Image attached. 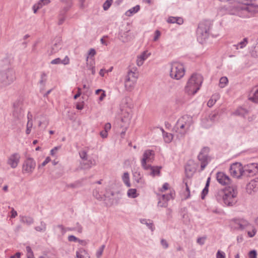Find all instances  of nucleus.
<instances>
[{
	"instance_id": "nucleus-1",
	"label": "nucleus",
	"mask_w": 258,
	"mask_h": 258,
	"mask_svg": "<svg viewBox=\"0 0 258 258\" xmlns=\"http://www.w3.org/2000/svg\"><path fill=\"white\" fill-rule=\"evenodd\" d=\"M237 186L232 185L225 189L217 191L215 194L216 199L218 203L227 206H233L237 202Z\"/></svg>"
},
{
	"instance_id": "nucleus-2",
	"label": "nucleus",
	"mask_w": 258,
	"mask_h": 258,
	"mask_svg": "<svg viewBox=\"0 0 258 258\" xmlns=\"http://www.w3.org/2000/svg\"><path fill=\"white\" fill-rule=\"evenodd\" d=\"M258 13V5L249 3H243V5H238L232 7L230 10V14L237 16L242 18H249L252 17Z\"/></svg>"
},
{
	"instance_id": "nucleus-3",
	"label": "nucleus",
	"mask_w": 258,
	"mask_h": 258,
	"mask_svg": "<svg viewBox=\"0 0 258 258\" xmlns=\"http://www.w3.org/2000/svg\"><path fill=\"white\" fill-rule=\"evenodd\" d=\"M193 123L192 117L185 114L178 119L172 131L177 133L178 136L183 137L189 131Z\"/></svg>"
},
{
	"instance_id": "nucleus-4",
	"label": "nucleus",
	"mask_w": 258,
	"mask_h": 258,
	"mask_svg": "<svg viewBox=\"0 0 258 258\" xmlns=\"http://www.w3.org/2000/svg\"><path fill=\"white\" fill-rule=\"evenodd\" d=\"M203 78L200 74H194L188 79L185 91L188 95H194L200 90Z\"/></svg>"
},
{
	"instance_id": "nucleus-5",
	"label": "nucleus",
	"mask_w": 258,
	"mask_h": 258,
	"mask_svg": "<svg viewBox=\"0 0 258 258\" xmlns=\"http://www.w3.org/2000/svg\"><path fill=\"white\" fill-rule=\"evenodd\" d=\"M16 79L15 72L11 67L0 71V87L11 85Z\"/></svg>"
},
{
	"instance_id": "nucleus-6",
	"label": "nucleus",
	"mask_w": 258,
	"mask_h": 258,
	"mask_svg": "<svg viewBox=\"0 0 258 258\" xmlns=\"http://www.w3.org/2000/svg\"><path fill=\"white\" fill-rule=\"evenodd\" d=\"M212 26L211 22L209 21H205L200 23L197 30L198 40L203 43L210 35V31Z\"/></svg>"
},
{
	"instance_id": "nucleus-7",
	"label": "nucleus",
	"mask_w": 258,
	"mask_h": 258,
	"mask_svg": "<svg viewBox=\"0 0 258 258\" xmlns=\"http://www.w3.org/2000/svg\"><path fill=\"white\" fill-rule=\"evenodd\" d=\"M169 65V75L171 78L178 80L184 76L185 68L182 63L178 61H173L170 63Z\"/></svg>"
},
{
	"instance_id": "nucleus-8",
	"label": "nucleus",
	"mask_w": 258,
	"mask_h": 258,
	"mask_svg": "<svg viewBox=\"0 0 258 258\" xmlns=\"http://www.w3.org/2000/svg\"><path fill=\"white\" fill-rule=\"evenodd\" d=\"M210 149L209 147H205L202 148L198 156V159L201 162V170H204L211 160L209 156Z\"/></svg>"
},
{
	"instance_id": "nucleus-9",
	"label": "nucleus",
	"mask_w": 258,
	"mask_h": 258,
	"mask_svg": "<svg viewBox=\"0 0 258 258\" xmlns=\"http://www.w3.org/2000/svg\"><path fill=\"white\" fill-rule=\"evenodd\" d=\"M258 172V165L257 163L248 164L243 167L242 173L240 175H242V177H247L253 176Z\"/></svg>"
},
{
	"instance_id": "nucleus-10",
	"label": "nucleus",
	"mask_w": 258,
	"mask_h": 258,
	"mask_svg": "<svg viewBox=\"0 0 258 258\" xmlns=\"http://www.w3.org/2000/svg\"><path fill=\"white\" fill-rule=\"evenodd\" d=\"M243 167L242 164L238 162L233 163L230 166L229 172L230 174L234 177L240 178L242 177V175H240L242 172Z\"/></svg>"
},
{
	"instance_id": "nucleus-11",
	"label": "nucleus",
	"mask_w": 258,
	"mask_h": 258,
	"mask_svg": "<svg viewBox=\"0 0 258 258\" xmlns=\"http://www.w3.org/2000/svg\"><path fill=\"white\" fill-rule=\"evenodd\" d=\"M36 166L35 161L32 158H27L24 162L22 167L23 173H31L35 169Z\"/></svg>"
},
{
	"instance_id": "nucleus-12",
	"label": "nucleus",
	"mask_w": 258,
	"mask_h": 258,
	"mask_svg": "<svg viewBox=\"0 0 258 258\" xmlns=\"http://www.w3.org/2000/svg\"><path fill=\"white\" fill-rule=\"evenodd\" d=\"M13 117L17 120L20 119L23 116L22 102L20 100L16 101L13 104Z\"/></svg>"
},
{
	"instance_id": "nucleus-13",
	"label": "nucleus",
	"mask_w": 258,
	"mask_h": 258,
	"mask_svg": "<svg viewBox=\"0 0 258 258\" xmlns=\"http://www.w3.org/2000/svg\"><path fill=\"white\" fill-rule=\"evenodd\" d=\"M155 153L153 150H145L143 155V158L141 160V165L143 167L147 166V162H152L154 160Z\"/></svg>"
},
{
	"instance_id": "nucleus-14",
	"label": "nucleus",
	"mask_w": 258,
	"mask_h": 258,
	"mask_svg": "<svg viewBox=\"0 0 258 258\" xmlns=\"http://www.w3.org/2000/svg\"><path fill=\"white\" fill-rule=\"evenodd\" d=\"M134 38V35L127 28L120 29L118 33V39L123 43L131 41Z\"/></svg>"
},
{
	"instance_id": "nucleus-15",
	"label": "nucleus",
	"mask_w": 258,
	"mask_h": 258,
	"mask_svg": "<svg viewBox=\"0 0 258 258\" xmlns=\"http://www.w3.org/2000/svg\"><path fill=\"white\" fill-rule=\"evenodd\" d=\"M216 179L218 182L223 185H230L231 183L230 177L223 172L217 173Z\"/></svg>"
},
{
	"instance_id": "nucleus-16",
	"label": "nucleus",
	"mask_w": 258,
	"mask_h": 258,
	"mask_svg": "<svg viewBox=\"0 0 258 258\" xmlns=\"http://www.w3.org/2000/svg\"><path fill=\"white\" fill-rule=\"evenodd\" d=\"M20 156L18 153L12 154L8 158L7 163L12 168H15L20 161Z\"/></svg>"
},
{
	"instance_id": "nucleus-17",
	"label": "nucleus",
	"mask_w": 258,
	"mask_h": 258,
	"mask_svg": "<svg viewBox=\"0 0 258 258\" xmlns=\"http://www.w3.org/2000/svg\"><path fill=\"white\" fill-rule=\"evenodd\" d=\"M218 114L216 113L211 114L209 118L203 119L202 125L205 128H208L212 125L213 123L217 119Z\"/></svg>"
},
{
	"instance_id": "nucleus-18",
	"label": "nucleus",
	"mask_w": 258,
	"mask_h": 258,
	"mask_svg": "<svg viewBox=\"0 0 258 258\" xmlns=\"http://www.w3.org/2000/svg\"><path fill=\"white\" fill-rule=\"evenodd\" d=\"M258 188V178L251 180L247 185L246 190L247 193L251 194L255 192Z\"/></svg>"
},
{
	"instance_id": "nucleus-19",
	"label": "nucleus",
	"mask_w": 258,
	"mask_h": 258,
	"mask_svg": "<svg viewBox=\"0 0 258 258\" xmlns=\"http://www.w3.org/2000/svg\"><path fill=\"white\" fill-rule=\"evenodd\" d=\"M145 170H150V175L153 176L155 175H160V169L161 167L160 166H152L151 165H148L147 166L143 167Z\"/></svg>"
},
{
	"instance_id": "nucleus-20",
	"label": "nucleus",
	"mask_w": 258,
	"mask_h": 258,
	"mask_svg": "<svg viewBox=\"0 0 258 258\" xmlns=\"http://www.w3.org/2000/svg\"><path fill=\"white\" fill-rule=\"evenodd\" d=\"M248 100L255 103H258V88L252 89L248 95Z\"/></svg>"
},
{
	"instance_id": "nucleus-21",
	"label": "nucleus",
	"mask_w": 258,
	"mask_h": 258,
	"mask_svg": "<svg viewBox=\"0 0 258 258\" xmlns=\"http://www.w3.org/2000/svg\"><path fill=\"white\" fill-rule=\"evenodd\" d=\"M249 111L242 107H239L234 111L233 114L236 115L240 116L243 117H245L246 115L248 114Z\"/></svg>"
},
{
	"instance_id": "nucleus-22",
	"label": "nucleus",
	"mask_w": 258,
	"mask_h": 258,
	"mask_svg": "<svg viewBox=\"0 0 258 258\" xmlns=\"http://www.w3.org/2000/svg\"><path fill=\"white\" fill-rule=\"evenodd\" d=\"M136 82L133 80H130V79H126L124 81V86L127 91H132L135 85Z\"/></svg>"
},
{
	"instance_id": "nucleus-23",
	"label": "nucleus",
	"mask_w": 258,
	"mask_h": 258,
	"mask_svg": "<svg viewBox=\"0 0 258 258\" xmlns=\"http://www.w3.org/2000/svg\"><path fill=\"white\" fill-rule=\"evenodd\" d=\"M140 222L142 224L146 225L148 228L152 231L154 230L155 227L152 220L150 219H141L140 220Z\"/></svg>"
},
{
	"instance_id": "nucleus-24",
	"label": "nucleus",
	"mask_w": 258,
	"mask_h": 258,
	"mask_svg": "<svg viewBox=\"0 0 258 258\" xmlns=\"http://www.w3.org/2000/svg\"><path fill=\"white\" fill-rule=\"evenodd\" d=\"M140 9L139 5H136L135 7L132 8L125 12L126 16L128 17L132 16L133 14L137 13Z\"/></svg>"
},
{
	"instance_id": "nucleus-25",
	"label": "nucleus",
	"mask_w": 258,
	"mask_h": 258,
	"mask_svg": "<svg viewBox=\"0 0 258 258\" xmlns=\"http://www.w3.org/2000/svg\"><path fill=\"white\" fill-rule=\"evenodd\" d=\"M248 43V38H244L243 40L239 42L237 44L234 45L233 46L236 49H238L239 48H243L245 47Z\"/></svg>"
},
{
	"instance_id": "nucleus-26",
	"label": "nucleus",
	"mask_w": 258,
	"mask_h": 258,
	"mask_svg": "<svg viewBox=\"0 0 258 258\" xmlns=\"http://www.w3.org/2000/svg\"><path fill=\"white\" fill-rule=\"evenodd\" d=\"M138 77V74L132 71H130L127 76L125 77L126 79H130V80H133V81H137V79Z\"/></svg>"
},
{
	"instance_id": "nucleus-27",
	"label": "nucleus",
	"mask_w": 258,
	"mask_h": 258,
	"mask_svg": "<svg viewBox=\"0 0 258 258\" xmlns=\"http://www.w3.org/2000/svg\"><path fill=\"white\" fill-rule=\"evenodd\" d=\"M21 221L23 223L30 225L34 222V220L31 217L23 216L21 218Z\"/></svg>"
},
{
	"instance_id": "nucleus-28",
	"label": "nucleus",
	"mask_w": 258,
	"mask_h": 258,
	"mask_svg": "<svg viewBox=\"0 0 258 258\" xmlns=\"http://www.w3.org/2000/svg\"><path fill=\"white\" fill-rule=\"evenodd\" d=\"M34 229L37 231L44 232L46 230V224L44 221H41L40 226H36Z\"/></svg>"
},
{
	"instance_id": "nucleus-29",
	"label": "nucleus",
	"mask_w": 258,
	"mask_h": 258,
	"mask_svg": "<svg viewBox=\"0 0 258 258\" xmlns=\"http://www.w3.org/2000/svg\"><path fill=\"white\" fill-rule=\"evenodd\" d=\"M122 180L124 183L127 186L130 187L131 186L130 181V176L128 172H124L122 177Z\"/></svg>"
},
{
	"instance_id": "nucleus-30",
	"label": "nucleus",
	"mask_w": 258,
	"mask_h": 258,
	"mask_svg": "<svg viewBox=\"0 0 258 258\" xmlns=\"http://www.w3.org/2000/svg\"><path fill=\"white\" fill-rule=\"evenodd\" d=\"M163 137L166 143H170L173 139L172 135L170 133H168L165 131H163Z\"/></svg>"
},
{
	"instance_id": "nucleus-31",
	"label": "nucleus",
	"mask_w": 258,
	"mask_h": 258,
	"mask_svg": "<svg viewBox=\"0 0 258 258\" xmlns=\"http://www.w3.org/2000/svg\"><path fill=\"white\" fill-rule=\"evenodd\" d=\"M84 254H88V253L84 248H80L76 251V256L77 258H84Z\"/></svg>"
},
{
	"instance_id": "nucleus-32",
	"label": "nucleus",
	"mask_w": 258,
	"mask_h": 258,
	"mask_svg": "<svg viewBox=\"0 0 258 258\" xmlns=\"http://www.w3.org/2000/svg\"><path fill=\"white\" fill-rule=\"evenodd\" d=\"M127 196L129 198H135L138 197V195L137 194V190L135 188H130L127 191Z\"/></svg>"
},
{
	"instance_id": "nucleus-33",
	"label": "nucleus",
	"mask_w": 258,
	"mask_h": 258,
	"mask_svg": "<svg viewBox=\"0 0 258 258\" xmlns=\"http://www.w3.org/2000/svg\"><path fill=\"white\" fill-rule=\"evenodd\" d=\"M228 82V79L226 77H222L219 81V86L220 88H224Z\"/></svg>"
},
{
	"instance_id": "nucleus-34",
	"label": "nucleus",
	"mask_w": 258,
	"mask_h": 258,
	"mask_svg": "<svg viewBox=\"0 0 258 258\" xmlns=\"http://www.w3.org/2000/svg\"><path fill=\"white\" fill-rule=\"evenodd\" d=\"M122 103L124 104L125 107L128 108H131L132 104L131 103V99L128 97H124L122 100Z\"/></svg>"
},
{
	"instance_id": "nucleus-35",
	"label": "nucleus",
	"mask_w": 258,
	"mask_h": 258,
	"mask_svg": "<svg viewBox=\"0 0 258 258\" xmlns=\"http://www.w3.org/2000/svg\"><path fill=\"white\" fill-rule=\"evenodd\" d=\"M61 45L60 42H55L53 44L51 48V53L56 52L59 49L61 48Z\"/></svg>"
},
{
	"instance_id": "nucleus-36",
	"label": "nucleus",
	"mask_w": 258,
	"mask_h": 258,
	"mask_svg": "<svg viewBox=\"0 0 258 258\" xmlns=\"http://www.w3.org/2000/svg\"><path fill=\"white\" fill-rule=\"evenodd\" d=\"M28 122L27 124V128L26 131V133L27 135H29L31 131V128L32 127L33 123L32 121L31 118H30L29 115H28Z\"/></svg>"
},
{
	"instance_id": "nucleus-37",
	"label": "nucleus",
	"mask_w": 258,
	"mask_h": 258,
	"mask_svg": "<svg viewBox=\"0 0 258 258\" xmlns=\"http://www.w3.org/2000/svg\"><path fill=\"white\" fill-rule=\"evenodd\" d=\"M66 4H67V5L63 8V9L62 10V11H61V12L60 13V14H63L64 15H65V14L69 11V10L72 6L73 2H72V1H69V2L66 3Z\"/></svg>"
},
{
	"instance_id": "nucleus-38",
	"label": "nucleus",
	"mask_w": 258,
	"mask_h": 258,
	"mask_svg": "<svg viewBox=\"0 0 258 258\" xmlns=\"http://www.w3.org/2000/svg\"><path fill=\"white\" fill-rule=\"evenodd\" d=\"M95 165V161L94 160L92 159L87 160L86 162L84 163V168H90Z\"/></svg>"
},
{
	"instance_id": "nucleus-39",
	"label": "nucleus",
	"mask_w": 258,
	"mask_h": 258,
	"mask_svg": "<svg viewBox=\"0 0 258 258\" xmlns=\"http://www.w3.org/2000/svg\"><path fill=\"white\" fill-rule=\"evenodd\" d=\"M46 80V74L44 72L42 73L41 75V78L39 82L40 85L42 87H44Z\"/></svg>"
},
{
	"instance_id": "nucleus-40",
	"label": "nucleus",
	"mask_w": 258,
	"mask_h": 258,
	"mask_svg": "<svg viewBox=\"0 0 258 258\" xmlns=\"http://www.w3.org/2000/svg\"><path fill=\"white\" fill-rule=\"evenodd\" d=\"M50 0H39L37 3L35 4L39 9H41L43 6L46 5L50 3Z\"/></svg>"
},
{
	"instance_id": "nucleus-41",
	"label": "nucleus",
	"mask_w": 258,
	"mask_h": 258,
	"mask_svg": "<svg viewBox=\"0 0 258 258\" xmlns=\"http://www.w3.org/2000/svg\"><path fill=\"white\" fill-rule=\"evenodd\" d=\"M112 3V0H106L103 4V8L104 11H107L110 7Z\"/></svg>"
},
{
	"instance_id": "nucleus-42",
	"label": "nucleus",
	"mask_w": 258,
	"mask_h": 258,
	"mask_svg": "<svg viewBox=\"0 0 258 258\" xmlns=\"http://www.w3.org/2000/svg\"><path fill=\"white\" fill-rule=\"evenodd\" d=\"M174 195V193H172V192H170V194H167V195H163L162 196V200H165L166 202H168L171 199H173Z\"/></svg>"
},
{
	"instance_id": "nucleus-43",
	"label": "nucleus",
	"mask_w": 258,
	"mask_h": 258,
	"mask_svg": "<svg viewBox=\"0 0 258 258\" xmlns=\"http://www.w3.org/2000/svg\"><path fill=\"white\" fill-rule=\"evenodd\" d=\"M105 247V245H104V244L101 245L99 249L96 252V257H97V258H100L101 257V256L102 254V253L103 252V250L104 249Z\"/></svg>"
},
{
	"instance_id": "nucleus-44",
	"label": "nucleus",
	"mask_w": 258,
	"mask_h": 258,
	"mask_svg": "<svg viewBox=\"0 0 258 258\" xmlns=\"http://www.w3.org/2000/svg\"><path fill=\"white\" fill-rule=\"evenodd\" d=\"M66 20V16L63 14H60L59 15L58 25H62Z\"/></svg>"
},
{
	"instance_id": "nucleus-45",
	"label": "nucleus",
	"mask_w": 258,
	"mask_h": 258,
	"mask_svg": "<svg viewBox=\"0 0 258 258\" xmlns=\"http://www.w3.org/2000/svg\"><path fill=\"white\" fill-rule=\"evenodd\" d=\"M168 206V203L165 200H162V198L159 200L158 203V206L160 207H166Z\"/></svg>"
},
{
	"instance_id": "nucleus-46",
	"label": "nucleus",
	"mask_w": 258,
	"mask_h": 258,
	"mask_svg": "<svg viewBox=\"0 0 258 258\" xmlns=\"http://www.w3.org/2000/svg\"><path fill=\"white\" fill-rule=\"evenodd\" d=\"M209 186H205L202 192L201 198L204 199L205 196L208 194Z\"/></svg>"
},
{
	"instance_id": "nucleus-47",
	"label": "nucleus",
	"mask_w": 258,
	"mask_h": 258,
	"mask_svg": "<svg viewBox=\"0 0 258 258\" xmlns=\"http://www.w3.org/2000/svg\"><path fill=\"white\" fill-rule=\"evenodd\" d=\"M216 258H226L225 253L220 250H218L216 253Z\"/></svg>"
},
{
	"instance_id": "nucleus-48",
	"label": "nucleus",
	"mask_w": 258,
	"mask_h": 258,
	"mask_svg": "<svg viewBox=\"0 0 258 258\" xmlns=\"http://www.w3.org/2000/svg\"><path fill=\"white\" fill-rule=\"evenodd\" d=\"M183 182L185 184V190H186V191L187 192V196H186L185 199H188V198H189L190 197V190H189V187H188V186L187 185V182H185V180H183Z\"/></svg>"
},
{
	"instance_id": "nucleus-49",
	"label": "nucleus",
	"mask_w": 258,
	"mask_h": 258,
	"mask_svg": "<svg viewBox=\"0 0 258 258\" xmlns=\"http://www.w3.org/2000/svg\"><path fill=\"white\" fill-rule=\"evenodd\" d=\"M248 255L250 258H256L257 253L255 250H252L249 252Z\"/></svg>"
},
{
	"instance_id": "nucleus-50",
	"label": "nucleus",
	"mask_w": 258,
	"mask_h": 258,
	"mask_svg": "<svg viewBox=\"0 0 258 258\" xmlns=\"http://www.w3.org/2000/svg\"><path fill=\"white\" fill-rule=\"evenodd\" d=\"M161 244L164 249H167L169 246L168 242L164 239H162L161 240Z\"/></svg>"
},
{
	"instance_id": "nucleus-51",
	"label": "nucleus",
	"mask_w": 258,
	"mask_h": 258,
	"mask_svg": "<svg viewBox=\"0 0 258 258\" xmlns=\"http://www.w3.org/2000/svg\"><path fill=\"white\" fill-rule=\"evenodd\" d=\"M84 102L82 101L81 102H77L76 104V108L78 110H82L84 108Z\"/></svg>"
},
{
	"instance_id": "nucleus-52",
	"label": "nucleus",
	"mask_w": 258,
	"mask_h": 258,
	"mask_svg": "<svg viewBox=\"0 0 258 258\" xmlns=\"http://www.w3.org/2000/svg\"><path fill=\"white\" fill-rule=\"evenodd\" d=\"M78 239L79 238L73 235L68 236V240L70 242H78Z\"/></svg>"
},
{
	"instance_id": "nucleus-53",
	"label": "nucleus",
	"mask_w": 258,
	"mask_h": 258,
	"mask_svg": "<svg viewBox=\"0 0 258 258\" xmlns=\"http://www.w3.org/2000/svg\"><path fill=\"white\" fill-rule=\"evenodd\" d=\"M80 158L83 160H87V153L85 151H81L79 153Z\"/></svg>"
},
{
	"instance_id": "nucleus-54",
	"label": "nucleus",
	"mask_w": 258,
	"mask_h": 258,
	"mask_svg": "<svg viewBox=\"0 0 258 258\" xmlns=\"http://www.w3.org/2000/svg\"><path fill=\"white\" fill-rule=\"evenodd\" d=\"M60 148H61L60 146H56V147H55L54 148H53L50 151V154H51V155L54 156L56 154L57 151L58 150H59V149H60Z\"/></svg>"
},
{
	"instance_id": "nucleus-55",
	"label": "nucleus",
	"mask_w": 258,
	"mask_h": 258,
	"mask_svg": "<svg viewBox=\"0 0 258 258\" xmlns=\"http://www.w3.org/2000/svg\"><path fill=\"white\" fill-rule=\"evenodd\" d=\"M51 63L53 64H57L61 63V59L60 58H56L53 59L51 61Z\"/></svg>"
},
{
	"instance_id": "nucleus-56",
	"label": "nucleus",
	"mask_w": 258,
	"mask_h": 258,
	"mask_svg": "<svg viewBox=\"0 0 258 258\" xmlns=\"http://www.w3.org/2000/svg\"><path fill=\"white\" fill-rule=\"evenodd\" d=\"M160 35H161V33H160V31H159L158 30H156L155 32V36H154L153 40L154 41H157Z\"/></svg>"
},
{
	"instance_id": "nucleus-57",
	"label": "nucleus",
	"mask_w": 258,
	"mask_h": 258,
	"mask_svg": "<svg viewBox=\"0 0 258 258\" xmlns=\"http://www.w3.org/2000/svg\"><path fill=\"white\" fill-rule=\"evenodd\" d=\"M77 89H78V91H77V94L74 96V99L75 100L77 99L78 97H79L82 94L81 89L80 88L78 87L77 88Z\"/></svg>"
},
{
	"instance_id": "nucleus-58",
	"label": "nucleus",
	"mask_w": 258,
	"mask_h": 258,
	"mask_svg": "<svg viewBox=\"0 0 258 258\" xmlns=\"http://www.w3.org/2000/svg\"><path fill=\"white\" fill-rule=\"evenodd\" d=\"M111 127V125L110 123L107 122V123H105L104 125V131H105L107 133L108 131L110 130Z\"/></svg>"
},
{
	"instance_id": "nucleus-59",
	"label": "nucleus",
	"mask_w": 258,
	"mask_h": 258,
	"mask_svg": "<svg viewBox=\"0 0 258 258\" xmlns=\"http://www.w3.org/2000/svg\"><path fill=\"white\" fill-rule=\"evenodd\" d=\"M176 22V17H170L167 20V22L169 23H175Z\"/></svg>"
},
{
	"instance_id": "nucleus-60",
	"label": "nucleus",
	"mask_w": 258,
	"mask_h": 258,
	"mask_svg": "<svg viewBox=\"0 0 258 258\" xmlns=\"http://www.w3.org/2000/svg\"><path fill=\"white\" fill-rule=\"evenodd\" d=\"M205 238L204 237H199L197 239V243H198L200 245H203L205 243Z\"/></svg>"
},
{
	"instance_id": "nucleus-61",
	"label": "nucleus",
	"mask_w": 258,
	"mask_h": 258,
	"mask_svg": "<svg viewBox=\"0 0 258 258\" xmlns=\"http://www.w3.org/2000/svg\"><path fill=\"white\" fill-rule=\"evenodd\" d=\"M215 101H214L212 98H210L209 100L208 101L207 105L209 107H211L215 104Z\"/></svg>"
},
{
	"instance_id": "nucleus-62",
	"label": "nucleus",
	"mask_w": 258,
	"mask_h": 258,
	"mask_svg": "<svg viewBox=\"0 0 258 258\" xmlns=\"http://www.w3.org/2000/svg\"><path fill=\"white\" fill-rule=\"evenodd\" d=\"M256 231L255 229H253L252 231H248L247 234L249 237H253L255 234H256Z\"/></svg>"
},
{
	"instance_id": "nucleus-63",
	"label": "nucleus",
	"mask_w": 258,
	"mask_h": 258,
	"mask_svg": "<svg viewBox=\"0 0 258 258\" xmlns=\"http://www.w3.org/2000/svg\"><path fill=\"white\" fill-rule=\"evenodd\" d=\"M70 62V59L68 56H66L65 58L61 60V63L63 64H68Z\"/></svg>"
},
{
	"instance_id": "nucleus-64",
	"label": "nucleus",
	"mask_w": 258,
	"mask_h": 258,
	"mask_svg": "<svg viewBox=\"0 0 258 258\" xmlns=\"http://www.w3.org/2000/svg\"><path fill=\"white\" fill-rule=\"evenodd\" d=\"M169 187V184L167 182L164 183V184L163 185V186L162 187V188L161 189V191L162 192H163L164 191H165L166 190H167Z\"/></svg>"
}]
</instances>
